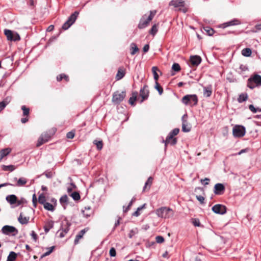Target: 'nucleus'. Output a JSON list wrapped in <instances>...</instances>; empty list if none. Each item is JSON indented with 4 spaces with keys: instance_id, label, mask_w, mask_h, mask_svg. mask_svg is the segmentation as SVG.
I'll list each match as a JSON object with an SVG mask.
<instances>
[{
    "instance_id": "54",
    "label": "nucleus",
    "mask_w": 261,
    "mask_h": 261,
    "mask_svg": "<svg viewBox=\"0 0 261 261\" xmlns=\"http://www.w3.org/2000/svg\"><path fill=\"white\" fill-rule=\"evenodd\" d=\"M11 100V97L7 96L6 98L4 99L2 101L6 106L8 105Z\"/></svg>"
},
{
    "instance_id": "49",
    "label": "nucleus",
    "mask_w": 261,
    "mask_h": 261,
    "mask_svg": "<svg viewBox=\"0 0 261 261\" xmlns=\"http://www.w3.org/2000/svg\"><path fill=\"white\" fill-rule=\"evenodd\" d=\"M136 98H137L136 95H135V94H133V96L131 97H130V98L129 99V104H130L131 105H134V102L136 100Z\"/></svg>"
},
{
    "instance_id": "41",
    "label": "nucleus",
    "mask_w": 261,
    "mask_h": 261,
    "mask_svg": "<svg viewBox=\"0 0 261 261\" xmlns=\"http://www.w3.org/2000/svg\"><path fill=\"white\" fill-rule=\"evenodd\" d=\"M153 178L151 177H149L147 180L146 181L145 184V186L143 188V191H145L146 188H147V186L149 185V188L150 187V185L152 184Z\"/></svg>"
},
{
    "instance_id": "6",
    "label": "nucleus",
    "mask_w": 261,
    "mask_h": 261,
    "mask_svg": "<svg viewBox=\"0 0 261 261\" xmlns=\"http://www.w3.org/2000/svg\"><path fill=\"white\" fill-rule=\"evenodd\" d=\"M4 33L9 40L16 41L20 39V36L17 33L10 30H5Z\"/></svg>"
},
{
    "instance_id": "37",
    "label": "nucleus",
    "mask_w": 261,
    "mask_h": 261,
    "mask_svg": "<svg viewBox=\"0 0 261 261\" xmlns=\"http://www.w3.org/2000/svg\"><path fill=\"white\" fill-rule=\"evenodd\" d=\"M146 204H144L142 206L138 207L137 211L134 212L133 214V216L138 217L140 215V211L142 210L143 208L145 207Z\"/></svg>"
},
{
    "instance_id": "17",
    "label": "nucleus",
    "mask_w": 261,
    "mask_h": 261,
    "mask_svg": "<svg viewBox=\"0 0 261 261\" xmlns=\"http://www.w3.org/2000/svg\"><path fill=\"white\" fill-rule=\"evenodd\" d=\"M190 61L192 65L198 66L201 62V58L198 56L191 57Z\"/></svg>"
},
{
    "instance_id": "13",
    "label": "nucleus",
    "mask_w": 261,
    "mask_h": 261,
    "mask_svg": "<svg viewBox=\"0 0 261 261\" xmlns=\"http://www.w3.org/2000/svg\"><path fill=\"white\" fill-rule=\"evenodd\" d=\"M169 6H172L175 8L183 7L185 6L184 0H172L169 3Z\"/></svg>"
},
{
    "instance_id": "26",
    "label": "nucleus",
    "mask_w": 261,
    "mask_h": 261,
    "mask_svg": "<svg viewBox=\"0 0 261 261\" xmlns=\"http://www.w3.org/2000/svg\"><path fill=\"white\" fill-rule=\"evenodd\" d=\"M251 53V50L249 48H245L242 50V54L245 57H250Z\"/></svg>"
},
{
    "instance_id": "21",
    "label": "nucleus",
    "mask_w": 261,
    "mask_h": 261,
    "mask_svg": "<svg viewBox=\"0 0 261 261\" xmlns=\"http://www.w3.org/2000/svg\"><path fill=\"white\" fill-rule=\"evenodd\" d=\"M30 218L27 217H23L22 213L19 215L18 218V220L21 224H27L29 221Z\"/></svg>"
},
{
    "instance_id": "56",
    "label": "nucleus",
    "mask_w": 261,
    "mask_h": 261,
    "mask_svg": "<svg viewBox=\"0 0 261 261\" xmlns=\"http://www.w3.org/2000/svg\"><path fill=\"white\" fill-rule=\"evenodd\" d=\"M192 223L195 226H199L200 225V223L199 222V220L197 219H193V221H192Z\"/></svg>"
},
{
    "instance_id": "1",
    "label": "nucleus",
    "mask_w": 261,
    "mask_h": 261,
    "mask_svg": "<svg viewBox=\"0 0 261 261\" xmlns=\"http://www.w3.org/2000/svg\"><path fill=\"white\" fill-rule=\"evenodd\" d=\"M155 213L158 217L165 219H169L174 215L173 210L167 206H162L157 208Z\"/></svg>"
},
{
    "instance_id": "23",
    "label": "nucleus",
    "mask_w": 261,
    "mask_h": 261,
    "mask_svg": "<svg viewBox=\"0 0 261 261\" xmlns=\"http://www.w3.org/2000/svg\"><path fill=\"white\" fill-rule=\"evenodd\" d=\"M130 54L132 55H134L138 51L139 48L135 43H132L130 44Z\"/></svg>"
},
{
    "instance_id": "48",
    "label": "nucleus",
    "mask_w": 261,
    "mask_h": 261,
    "mask_svg": "<svg viewBox=\"0 0 261 261\" xmlns=\"http://www.w3.org/2000/svg\"><path fill=\"white\" fill-rule=\"evenodd\" d=\"M124 76V73L123 71L119 70L116 75V79L118 80L121 79Z\"/></svg>"
},
{
    "instance_id": "34",
    "label": "nucleus",
    "mask_w": 261,
    "mask_h": 261,
    "mask_svg": "<svg viewBox=\"0 0 261 261\" xmlns=\"http://www.w3.org/2000/svg\"><path fill=\"white\" fill-rule=\"evenodd\" d=\"M38 202L44 205V203H46L45 196L43 194H41L38 197Z\"/></svg>"
},
{
    "instance_id": "32",
    "label": "nucleus",
    "mask_w": 261,
    "mask_h": 261,
    "mask_svg": "<svg viewBox=\"0 0 261 261\" xmlns=\"http://www.w3.org/2000/svg\"><path fill=\"white\" fill-rule=\"evenodd\" d=\"M53 222H49L44 227V231L46 233L48 232L49 230L53 227Z\"/></svg>"
},
{
    "instance_id": "14",
    "label": "nucleus",
    "mask_w": 261,
    "mask_h": 261,
    "mask_svg": "<svg viewBox=\"0 0 261 261\" xmlns=\"http://www.w3.org/2000/svg\"><path fill=\"white\" fill-rule=\"evenodd\" d=\"M14 179L17 181L15 185H12V186L17 187H22L24 186L28 182V180L25 177H20L18 179L16 177L14 178Z\"/></svg>"
},
{
    "instance_id": "25",
    "label": "nucleus",
    "mask_w": 261,
    "mask_h": 261,
    "mask_svg": "<svg viewBox=\"0 0 261 261\" xmlns=\"http://www.w3.org/2000/svg\"><path fill=\"white\" fill-rule=\"evenodd\" d=\"M16 253L13 251H11L7 257V261H14L16 258Z\"/></svg>"
},
{
    "instance_id": "44",
    "label": "nucleus",
    "mask_w": 261,
    "mask_h": 261,
    "mask_svg": "<svg viewBox=\"0 0 261 261\" xmlns=\"http://www.w3.org/2000/svg\"><path fill=\"white\" fill-rule=\"evenodd\" d=\"M155 88L158 90L160 95H161L163 92V88L160 86L158 82H155Z\"/></svg>"
},
{
    "instance_id": "2",
    "label": "nucleus",
    "mask_w": 261,
    "mask_h": 261,
    "mask_svg": "<svg viewBox=\"0 0 261 261\" xmlns=\"http://www.w3.org/2000/svg\"><path fill=\"white\" fill-rule=\"evenodd\" d=\"M156 12L155 10L150 11L149 15L147 16L146 14L144 15L141 18L138 28L140 29L146 28L149 22L153 19Z\"/></svg>"
},
{
    "instance_id": "53",
    "label": "nucleus",
    "mask_w": 261,
    "mask_h": 261,
    "mask_svg": "<svg viewBox=\"0 0 261 261\" xmlns=\"http://www.w3.org/2000/svg\"><path fill=\"white\" fill-rule=\"evenodd\" d=\"M179 132V129L177 128L173 129L170 133V135H172V136L174 137V136L177 135Z\"/></svg>"
},
{
    "instance_id": "58",
    "label": "nucleus",
    "mask_w": 261,
    "mask_h": 261,
    "mask_svg": "<svg viewBox=\"0 0 261 261\" xmlns=\"http://www.w3.org/2000/svg\"><path fill=\"white\" fill-rule=\"evenodd\" d=\"M116 250L114 248H111L110 250V255L111 256H116Z\"/></svg>"
},
{
    "instance_id": "22",
    "label": "nucleus",
    "mask_w": 261,
    "mask_h": 261,
    "mask_svg": "<svg viewBox=\"0 0 261 261\" xmlns=\"http://www.w3.org/2000/svg\"><path fill=\"white\" fill-rule=\"evenodd\" d=\"M190 106H196L198 102V98L196 95L193 94L190 95Z\"/></svg>"
},
{
    "instance_id": "5",
    "label": "nucleus",
    "mask_w": 261,
    "mask_h": 261,
    "mask_svg": "<svg viewBox=\"0 0 261 261\" xmlns=\"http://www.w3.org/2000/svg\"><path fill=\"white\" fill-rule=\"evenodd\" d=\"M3 233L6 235H12L14 236L18 233V230L14 226L5 225L2 229Z\"/></svg>"
},
{
    "instance_id": "8",
    "label": "nucleus",
    "mask_w": 261,
    "mask_h": 261,
    "mask_svg": "<svg viewBox=\"0 0 261 261\" xmlns=\"http://www.w3.org/2000/svg\"><path fill=\"white\" fill-rule=\"evenodd\" d=\"M125 97V92L116 91L114 93L113 95L112 101L113 102L118 104L121 102Z\"/></svg>"
},
{
    "instance_id": "59",
    "label": "nucleus",
    "mask_w": 261,
    "mask_h": 261,
    "mask_svg": "<svg viewBox=\"0 0 261 261\" xmlns=\"http://www.w3.org/2000/svg\"><path fill=\"white\" fill-rule=\"evenodd\" d=\"M196 199L201 203H203L204 201V198L202 196H196Z\"/></svg>"
},
{
    "instance_id": "50",
    "label": "nucleus",
    "mask_w": 261,
    "mask_h": 261,
    "mask_svg": "<svg viewBox=\"0 0 261 261\" xmlns=\"http://www.w3.org/2000/svg\"><path fill=\"white\" fill-rule=\"evenodd\" d=\"M155 241L158 243H162L164 242V238L162 236H158L156 237Z\"/></svg>"
},
{
    "instance_id": "27",
    "label": "nucleus",
    "mask_w": 261,
    "mask_h": 261,
    "mask_svg": "<svg viewBox=\"0 0 261 261\" xmlns=\"http://www.w3.org/2000/svg\"><path fill=\"white\" fill-rule=\"evenodd\" d=\"M43 206H44V208L46 210H48V211H49L51 212H53L55 210L54 206L52 204H51L49 202H46V203H44Z\"/></svg>"
},
{
    "instance_id": "35",
    "label": "nucleus",
    "mask_w": 261,
    "mask_h": 261,
    "mask_svg": "<svg viewBox=\"0 0 261 261\" xmlns=\"http://www.w3.org/2000/svg\"><path fill=\"white\" fill-rule=\"evenodd\" d=\"M54 249H55V246H51V247L47 248V249L48 250L47 251H46V252L44 253L41 255V257L43 258L44 257H45L46 256L49 255L53 251Z\"/></svg>"
},
{
    "instance_id": "30",
    "label": "nucleus",
    "mask_w": 261,
    "mask_h": 261,
    "mask_svg": "<svg viewBox=\"0 0 261 261\" xmlns=\"http://www.w3.org/2000/svg\"><path fill=\"white\" fill-rule=\"evenodd\" d=\"M68 196L66 195H63L60 199V202L62 205L67 204L68 201Z\"/></svg>"
},
{
    "instance_id": "7",
    "label": "nucleus",
    "mask_w": 261,
    "mask_h": 261,
    "mask_svg": "<svg viewBox=\"0 0 261 261\" xmlns=\"http://www.w3.org/2000/svg\"><path fill=\"white\" fill-rule=\"evenodd\" d=\"M233 135L235 137H243L246 133L245 127L241 125H236L232 130Z\"/></svg>"
},
{
    "instance_id": "64",
    "label": "nucleus",
    "mask_w": 261,
    "mask_h": 261,
    "mask_svg": "<svg viewBox=\"0 0 261 261\" xmlns=\"http://www.w3.org/2000/svg\"><path fill=\"white\" fill-rule=\"evenodd\" d=\"M135 198H133L131 200V201L129 202L128 206H127V210H129L130 208V207H131V206L133 204V203L135 201Z\"/></svg>"
},
{
    "instance_id": "46",
    "label": "nucleus",
    "mask_w": 261,
    "mask_h": 261,
    "mask_svg": "<svg viewBox=\"0 0 261 261\" xmlns=\"http://www.w3.org/2000/svg\"><path fill=\"white\" fill-rule=\"evenodd\" d=\"M21 109L23 111V114L24 116H28L29 114L30 110L25 106H22L21 107Z\"/></svg>"
},
{
    "instance_id": "51",
    "label": "nucleus",
    "mask_w": 261,
    "mask_h": 261,
    "mask_svg": "<svg viewBox=\"0 0 261 261\" xmlns=\"http://www.w3.org/2000/svg\"><path fill=\"white\" fill-rule=\"evenodd\" d=\"M138 232V230L137 228H135V229H132L129 234H128V237L130 238H133V237L135 234H136Z\"/></svg>"
},
{
    "instance_id": "55",
    "label": "nucleus",
    "mask_w": 261,
    "mask_h": 261,
    "mask_svg": "<svg viewBox=\"0 0 261 261\" xmlns=\"http://www.w3.org/2000/svg\"><path fill=\"white\" fill-rule=\"evenodd\" d=\"M74 135H75L74 133L72 131H71V132H68L67 134L66 137L68 139H72L74 138Z\"/></svg>"
},
{
    "instance_id": "62",
    "label": "nucleus",
    "mask_w": 261,
    "mask_h": 261,
    "mask_svg": "<svg viewBox=\"0 0 261 261\" xmlns=\"http://www.w3.org/2000/svg\"><path fill=\"white\" fill-rule=\"evenodd\" d=\"M24 202H25V200L23 198H22L21 199L19 200H18L17 199V202H16V203H17V206H19L21 204H22L23 203H24Z\"/></svg>"
},
{
    "instance_id": "31",
    "label": "nucleus",
    "mask_w": 261,
    "mask_h": 261,
    "mask_svg": "<svg viewBox=\"0 0 261 261\" xmlns=\"http://www.w3.org/2000/svg\"><path fill=\"white\" fill-rule=\"evenodd\" d=\"M249 109L253 113H256L257 112H261V108H255L254 106L252 105H250L249 106Z\"/></svg>"
},
{
    "instance_id": "47",
    "label": "nucleus",
    "mask_w": 261,
    "mask_h": 261,
    "mask_svg": "<svg viewBox=\"0 0 261 261\" xmlns=\"http://www.w3.org/2000/svg\"><path fill=\"white\" fill-rule=\"evenodd\" d=\"M45 143H46V141L43 139V137L40 136L38 140L37 146L39 147Z\"/></svg>"
},
{
    "instance_id": "38",
    "label": "nucleus",
    "mask_w": 261,
    "mask_h": 261,
    "mask_svg": "<svg viewBox=\"0 0 261 261\" xmlns=\"http://www.w3.org/2000/svg\"><path fill=\"white\" fill-rule=\"evenodd\" d=\"M70 196L74 200H79L81 197L80 194L77 192L72 193Z\"/></svg>"
},
{
    "instance_id": "61",
    "label": "nucleus",
    "mask_w": 261,
    "mask_h": 261,
    "mask_svg": "<svg viewBox=\"0 0 261 261\" xmlns=\"http://www.w3.org/2000/svg\"><path fill=\"white\" fill-rule=\"evenodd\" d=\"M31 236L33 238V239L34 240V241H36L37 239V235L35 233V232L34 230H32L31 233Z\"/></svg>"
},
{
    "instance_id": "16",
    "label": "nucleus",
    "mask_w": 261,
    "mask_h": 261,
    "mask_svg": "<svg viewBox=\"0 0 261 261\" xmlns=\"http://www.w3.org/2000/svg\"><path fill=\"white\" fill-rule=\"evenodd\" d=\"M148 93L149 91L148 90V87L147 86H144V87L140 90V96L142 98L141 102H142L145 99H147L148 96Z\"/></svg>"
},
{
    "instance_id": "24",
    "label": "nucleus",
    "mask_w": 261,
    "mask_h": 261,
    "mask_svg": "<svg viewBox=\"0 0 261 261\" xmlns=\"http://www.w3.org/2000/svg\"><path fill=\"white\" fill-rule=\"evenodd\" d=\"M11 149L9 148H5L0 152V157L2 159L4 157L8 155L11 152Z\"/></svg>"
},
{
    "instance_id": "39",
    "label": "nucleus",
    "mask_w": 261,
    "mask_h": 261,
    "mask_svg": "<svg viewBox=\"0 0 261 261\" xmlns=\"http://www.w3.org/2000/svg\"><path fill=\"white\" fill-rule=\"evenodd\" d=\"M158 32V28L156 24H154L149 31V33L154 36Z\"/></svg>"
},
{
    "instance_id": "19",
    "label": "nucleus",
    "mask_w": 261,
    "mask_h": 261,
    "mask_svg": "<svg viewBox=\"0 0 261 261\" xmlns=\"http://www.w3.org/2000/svg\"><path fill=\"white\" fill-rule=\"evenodd\" d=\"M17 197L15 195H10L6 197V199L10 204L16 203Z\"/></svg>"
},
{
    "instance_id": "33",
    "label": "nucleus",
    "mask_w": 261,
    "mask_h": 261,
    "mask_svg": "<svg viewBox=\"0 0 261 261\" xmlns=\"http://www.w3.org/2000/svg\"><path fill=\"white\" fill-rule=\"evenodd\" d=\"M2 169L4 171H13L15 170V168L14 166L13 165H3Z\"/></svg>"
},
{
    "instance_id": "52",
    "label": "nucleus",
    "mask_w": 261,
    "mask_h": 261,
    "mask_svg": "<svg viewBox=\"0 0 261 261\" xmlns=\"http://www.w3.org/2000/svg\"><path fill=\"white\" fill-rule=\"evenodd\" d=\"M41 136L43 137V139L46 141V142L49 140L50 137V135L47 133H43L41 135Z\"/></svg>"
},
{
    "instance_id": "60",
    "label": "nucleus",
    "mask_w": 261,
    "mask_h": 261,
    "mask_svg": "<svg viewBox=\"0 0 261 261\" xmlns=\"http://www.w3.org/2000/svg\"><path fill=\"white\" fill-rule=\"evenodd\" d=\"M32 201H33L34 206L35 207H36L37 200V198H36V195L35 194L33 195Z\"/></svg>"
},
{
    "instance_id": "29",
    "label": "nucleus",
    "mask_w": 261,
    "mask_h": 261,
    "mask_svg": "<svg viewBox=\"0 0 261 261\" xmlns=\"http://www.w3.org/2000/svg\"><path fill=\"white\" fill-rule=\"evenodd\" d=\"M157 71H158V68L157 67L153 66L152 67V72L153 73V77L155 82H156L159 79V75L157 73Z\"/></svg>"
},
{
    "instance_id": "20",
    "label": "nucleus",
    "mask_w": 261,
    "mask_h": 261,
    "mask_svg": "<svg viewBox=\"0 0 261 261\" xmlns=\"http://www.w3.org/2000/svg\"><path fill=\"white\" fill-rule=\"evenodd\" d=\"M86 232V230L85 229H84L82 230H81L76 236L74 243V244H77L79 243V242L81 239H82Z\"/></svg>"
},
{
    "instance_id": "36",
    "label": "nucleus",
    "mask_w": 261,
    "mask_h": 261,
    "mask_svg": "<svg viewBox=\"0 0 261 261\" xmlns=\"http://www.w3.org/2000/svg\"><path fill=\"white\" fill-rule=\"evenodd\" d=\"M190 95H187L184 96L182 98V102L183 103L188 105H190Z\"/></svg>"
},
{
    "instance_id": "4",
    "label": "nucleus",
    "mask_w": 261,
    "mask_h": 261,
    "mask_svg": "<svg viewBox=\"0 0 261 261\" xmlns=\"http://www.w3.org/2000/svg\"><path fill=\"white\" fill-rule=\"evenodd\" d=\"M79 15V12L77 11L74 12L68 18V20L63 24L62 26L63 29L67 30L76 20Z\"/></svg>"
},
{
    "instance_id": "11",
    "label": "nucleus",
    "mask_w": 261,
    "mask_h": 261,
    "mask_svg": "<svg viewBox=\"0 0 261 261\" xmlns=\"http://www.w3.org/2000/svg\"><path fill=\"white\" fill-rule=\"evenodd\" d=\"M182 130L184 132H189L191 130V126L187 121V115H184L181 118Z\"/></svg>"
},
{
    "instance_id": "9",
    "label": "nucleus",
    "mask_w": 261,
    "mask_h": 261,
    "mask_svg": "<svg viewBox=\"0 0 261 261\" xmlns=\"http://www.w3.org/2000/svg\"><path fill=\"white\" fill-rule=\"evenodd\" d=\"M226 207L225 205L217 204L214 205L212 207V211L216 214L224 215L226 213Z\"/></svg>"
},
{
    "instance_id": "45",
    "label": "nucleus",
    "mask_w": 261,
    "mask_h": 261,
    "mask_svg": "<svg viewBox=\"0 0 261 261\" xmlns=\"http://www.w3.org/2000/svg\"><path fill=\"white\" fill-rule=\"evenodd\" d=\"M63 79H65L66 81H68L69 80L68 76L64 74H61L59 76L57 77V80L58 81H60Z\"/></svg>"
},
{
    "instance_id": "40",
    "label": "nucleus",
    "mask_w": 261,
    "mask_h": 261,
    "mask_svg": "<svg viewBox=\"0 0 261 261\" xmlns=\"http://www.w3.org/2000/svg\"><path fill=\"white\" fill-rule=\"evenodd\" d=\"M204 30L207 32L209 36H212L214 33V30L208 27H204Z\"/></svg>"
},
{
    "instance_id": "43",
    "label": "nucleus",
    "mask_w": 261,
    "mask_h": 261,
    "mask_svg": "<svg viewBox=\"0 0 261 261\" xmlns=\"http://www.w3.org/2000/svg\"><path fill=\"white\" fill-rule=\"evenodd\" d=\"M94 144H95L96 145L97 149L100 150L102 149V146H103L102 141L95 140L94 141Z\"/></svg>"
},
{
    "instance_id": "18",
    "label": "nucleus",
    "mask_w": 261,
    "mask_h": 261,
    "mask_svg": "<svg viewBox=\"0 0 261 261\" xmlns=\"http://www.w3.org/2000/svg\"><path fill=\"white\" fill-rule=\"evenodd\" d=\"M172 135L169 134L168 136L167 137L165 141V145H166L168 144H170L171 145H173L176 143V139L173 138V137H172Z\"/></svg>"
},
{
    "instance_id": "10",
    "label": "nucleus",
    "mask_w": 261,
    "mask_h": 261,
    "mask_svg": "<svg viewBox=\"0 0 261 261\" xmlns=\"http://www.w3.org/2000/svg\"><path fill=\"white\" fill-rule=\"evenodd\" d=\"M225 186L221 183L216 184L214 188V193L216 195H221L223 194L225 191Z\"/></svg>"
},
{
    "instance_id": "42",
    "label": "nucleus",
    "mask_w": 261,
    "mask_h": 261,
    "mask_svg": "<svg viewBox=\"0 0 261 261\" xmlns=\"http://www.w3.org/2000/svg\"><path fill=\"white\" fill-rule=\"evenodd\" d=\"M172 69L176 72H178L180 70V67L179 64L174 63L172 66Z\"/></svg>"
},
{
    "instance_id": "63",
    "label": "nucleus",
    "mask_w": 261,
    "mask_h": 261,
    "mask_svg": "<svg viewBox=\"0 0 261 261\" xmlns=\"http://www.w3.org/2000/svg\"><path fill=\"white\" fill-rule=\"evenodd\" d=\"M149 49V46L148 44H146L144 46L143 48V50L144 53H146L148 51Z\"/></svg>"
},
{
    "instance_id": "15",
    "label": "nucleus",
    "mask_w": 261,
    "mask_h": 261,
    "mask_svg": "<svg viewBox=\"0 0 261 261\" xmlns=\"http://www.w3.org/2000/svg\"><path fill=\"white\" fill-rule=\"evenodd\" d=\"M203 96L205 97H210L212 94V86L211 85H208L207 86H204L203 87Z\"/></svg>"
},
{
    "instance_id": "12",
    "label": "nucleus",
    "mask_w": 261,
    "mask_h": 261,
    "mask_svg": "<svg viewBox=\"0 0 261 261\" xmlns=\"http://www.w3.org/2000/svg\"><path fill=\"white\" fill-rule=\"evenodd\" d=\"M241 23V22L240 20L234 18L230 21L221 24L220 27L224 29L229 26L239 25Z\"/></svg>"
},
{
    "instance_id": "28",
    "label": "nucleus",
    "mask_w": 261,
    "mask_h": 261,
    "mask_svg": "<svg viewBox=\"0 0 261 261\" xmlns=\"http://www.w3.org/2000/svg\"><path fill=\"white\" fill-rule=\"evenodd\" d=\"M248 98V95L247 93H242L239 95L238 98V101L239 102H242L246 101Z\"/></svg>"
},
{
    "instance_id": "3",
    "label": "nucleus",
    "mask_w": 261,
    "mask_h": 261,
    "mask_svg": "<svg viewBox=\"0 0 261 261\" xmlns=\"http://www.w3.org/2000/svg\"><path fill=\"white\" fill-rule=\"evenodd\" d=\"M261 86V76L255 74L251 76L247 81V86L252 89L255 87Z\"/></svg>"
},
{
    "instance_id": "57",
    "label": "nucleus",
    "mask_w": 261,
    "mask_h": 261,
    "mask_svg": "<svg viewBox=\"0 0 261 261\" xmlns=\"http://www.w3.org/2000/svg\"><path fill=\"white\" fill-rule=\"evenodd\" d=\"M210 179L208 178H205L204 179H201L200 180L201 182L204 185H208V182L210 181Z\"/></svg>"
}]
</instances>
